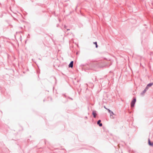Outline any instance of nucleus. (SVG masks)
I'll return each mask as SVG.
<instances>
[{
    "label": "nucleus",
    "instance_id": "obj_1",
    "mask_svg": "<svg viewBox=\"0 0 153 153\" xmlns=\"http://www.w3.org/2000/svg\"><path fill=\"white\" fill-rule=\"evenodd\" d=\"M136 102V98L135 97H133V100L131 102V107H133L134 106V104L135 103V102Z\"/></svg>",
    "mask_w": 153,
    "mask_h": 153
},
{
    "label": "nucleus",
    "instance_id": "obj_2",
    "mask_svg": "<svg viewBox=\"0 0 153 153\" xmlns=\"http://www.w3.org/2000/svg\"><path fill=\"white\" fill-rule=\"evenodd\" d=\"M73 61H71L68 65L69 67L72 68L73 66Z\"/></svg>",
    "mask_w": 153,
    "mask_h": 153
},
{
    "label": "nucleus",
    "instance_id": "obj_3",
    "mask_svg": "<svg viewBox=\"0 0 153 153\" xmlns=\"http://www.w3.org/2000/svg\"><path fill=\"white\" fill-rule=\"evenodd\" d=\"M108 112L110 114L111 117H112L113 115L114 114L113 112V111H111L109 109H108Z\"/></svg>",
    "mask_w": 153,
    "mask_h": 153
},
{
    "label": "nucleus",
    "instance_id": "obj_4",
    "mask_svg": "<svg viewBox=\"0 0 153 153\" xmlns=\"http://www.w3.org/2000/svg\"><path fill=\"white\" fill-rule=\"evenodd\" d=\"M101 122V120H99L97 122V125H99V126L100 127H101L102 126V123H100Z\"/></svg>",
    "mask_w": 153,
    "mask_h": 153
},
{
    "label": "nucleus",
    "instance_id": "obj_5",
    "mask_svg": "<svg viewBox=\"0 0 153 153\" xmlns=\"http://www.w3.org/2000/svg\"><path fill=\"white\" fill-rule=\"evenodd\" d=\"M92 115H93V117L94 118H96L97 115L96 111H94L92 112Z\"/></svg>",
    "mask_w": 153,
    "mask_h": 153
},
{
    "label": "nucleus",
    "instance_id": "obj_6",
    "mask_svg": "<svg viewBox=\"0 0 153 153\" xmlns=\"http://www.w3.org/2000/svg\"><path fill=\"white\" fill-rule=\"evenodd\" d=\"M148 144L149 146H153V142H151L149 139L148 140Z\"/></svg>",
    "mask_w": 153,
    "mask_h": 153
},
{
    "label": "nucleus",
    "instance_id": "obj_7",
    "mask_svg": "<svg viewBox=\"0 0 153 153\" xmlns=\"http://www.w3.org/2000/svg\"><path fill=\"white\" fill-rule=\"evenodd\" d=\"M153 85V82L150 83L148 84L147 86L149 88V87Z\"/></svg>",
    "mask_w": 153,
    "mask_h": 153
},
{
    "label": "nucleus",
    "instance_id": "obj_8",
    "mask_svg": "<svg viewBox=\"0 0 153 153\" xmlns=\"http://www.w3.org/2000/svg\"><path fill=\"white\" fill-rule=\"evenodd\" d=\"M146 91L145 90H144L141 93V95H143L146 92Z\"/></svg>",
    "mask_w": 153,
    "mask_h": 153
},
{
    "label": "nucleus",
    "instance_id": "obj_9",
    "mask_svg": "<svg viewBox=\"0 0 153 153\" xmlns=\"http://www.w3.org/2000/svg\"><path fill=\"white\" fill-rule=\"evenodd\" d=\"M94 43L95 44V45H96V48H97L98 47V45H97V42H94Z\"/></svg>",
    "mask_w": 153,
    "mask_h": 153
},
{
    "label": "nucleus",
    "instance_id": "obj_10",
    "mask_svg": "<svg viewBox=\"0 0 153 153\" xmlns=\"http://www.w3.org/2000/svg\"><path fill=\"white\" fill-rule=\"evenodd\" d=\"M148 89H149L148 87H147V86H146L144 90H145L146 91L148 90Z\"/></svg>",
    "mask_w": 153,
    "mask_h": 153
},
{
    "label": "nucleus",
    "instance_id": "obj_11",
    "mask_svg": "<svg viewBox=\"0 0 153 153\" xmlns=\"http://www.w3.org/2000/svg\"><path fill=\"white\" fill-rule=\"evenodd\" d=\"M104 107L105 109L108 110V108H107L105 106H104Z\"/></svg>",
    "mask_w": 153,
    "mask_h": 153
},
{
    "label": "nucleus",
    "instance_id": "obj_12",
    "mask_svg": "<svg viewBox=\"0 0 153 153\" xmlns=\"http://www.w3.org/2000/svg\"><path fill=\"white\" fill-rule=\"evenodd\" d=\"M68 98L69 99H71V100H73V99L72 98H71V97H68Z\"/></svg>",
    "mask_w": 153,
    "mask_h": 153
},
{
    "label": "nucleus",
    "instance_id": "obj_13",
    "mask_svg": "<svg viewBox=\"0 0 153 153\" xmlns=\"http://www.w3.org/2000/svg\"><path fill=\"white\" fill-rule=\"evenodd\" d=\"M66 27H67V26L65 25L64 28H65V29H66Z\"/></svg>",
    "mask_w": 153,
    "mask_h": 153
},
{
    "label": "nucleus",
    "instance_id": "obj_14",
    "mask_svg": "<svg viewBox=\"0 0 153 153\" xmlns=\"http://www.w3.org/2000/svg\"><path fill=\"white\" fill-rule=\"evenodd\" d=\"M67 31L69 30H70V29H67Z\"/></svg>",
    "mask_w": 153,
    "mask_h": 153
},
{
    "label": "nucleus",
    "instance_id": "obj_15",
    "mask_svg": "<svg viewBox=\"0 0 153 153\" xmlns=\"http://www.w3.org/2000/svg\"><path fill=\"white\" fill-rule=\"evenodd\" d=\"M65 97H66V95H65Z\"/></svg>",
    "mask_w": 153,
    "mask_h": 153
}]
</instances>
